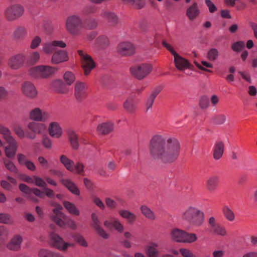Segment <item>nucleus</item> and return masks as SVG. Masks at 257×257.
<instances>
[{"label":"nucleus","instance_id":"obj_61","mask_svg":"<svg viewBox=\"0 0 257 257\" xmlns=\"http://www.w3.org/2000/svg\"><path fill=\"white\" fill-rule=\"evenodd\" d=\"M73 167L74 171H76V173L78 174L81 175L84 172V165L80 162L74 164Z\"/></svg>","mask_w":257,"mask_h":257},{"label":"nucleus","instance_id":"obj_56","mask_svg":"<svg viewBox=\"0 0 257 257\" xmlns=\"http://www.w3.org/2000/svg\"><path fill=\"white\" fill-rule=\"evenodd\" d=\"M92 201L93 202L97 205L98 207H99L101 209H104L105 208V205L102 200L97 196H93L92 197Z\"/></svg>","mask_w":257,"mask_h":257},{"label":"nucleus","instance_id":"obj_49","mask_svg":"<svg viewBox=\"0 0 257 257\" xmlns=\"http://www.w3.org/2000/svg\"><path fill=\"white\" fill-rule=\"evenodd\" d=\"M0 223L10 224L13 223V220L10 214L8 213H0Z\"/></svg>","mask_w":257,"mask_h":257},{"label":"nucleus","instance_id":"obj_34","mask_svg":"<svg viewBox=\"0 0 257 257\" xmlns=\"http://www.w3.org/2000/svg\"><path fill=\"white\" fill-rule=\"evenodd\" d=\"M101 16L107 19L108 21L111 24L112 26H115L118 23V17L113 13L106 11H103Z\"/></svg>","mask_w":257,"mask_h":257},{"label":"nucleus","instance_id":"obj_22","mask_svg":"<svg viewBox=\"0 0 257 257\" xmlns=\"http://www.w3.org/2000/svg\"><path fill=\"white\" fill-rule=\"evenodd\" d=\"M104 226L108 229H111L113 227L119 233L122 232L124 229L123 225L117 218L112 217L104 221Z\"/></svg>","mask_w":257,"mask_h":257},{"label":"nucleus","instance_id":"obj_7","mask_svg":"<svg viewBox=\"0 0 257 257\" xmlns=\"http://www.w3.org/2000/svg\"><path fill=\"white\" fill-rule=\"evenodd\" d=\"M46 125L39 121H31L27 124L26 138L34 140L37 135L42 134L46 130Z\"/></svg>","mask_w":257,"mask_h":257},{"label":"nucleus","instance_id":"obj_41","mask_svg":"<svg viewBox=\"0 0 257 257\" xmlns=\"http://www.w3.org/2000/svg\"><path fill=\"white\" fill-rule=\"evenodd\" d=\"M222 212L224 216L228 221L231 222L234 220L235 214L228 206H224L222 207Z\"/></svg>","mask_w":257,"mask_h":257},{"label":"nucleus","instance_id":"obj_13","mask_svg":"<svg viewBox=\"0 0 257 257\" xmlns=\"http://www.w3.org/2000/svg\"><path fill=\"white\" fill-rule=\"evenodd\" d=\"M51 244L54 247L62 251H65L69 247L74 246L73 243L66 242L58 234L52 232L50 234Z\"/></svg>","mask_w":257,"mask_h":257},{"label":"nucleus","instance_id":"obj_2","mask_svg":"<svg viewBox=\"0 0 257 257\" xmlns=\"http://www.w3.org/2000/svg\"><path fill=\"white\" fill-rule=\"evenodd\" d=\"M0 134L3 135V138L9 144L5 147V153L9 159L14 158L18 150V142L12 136L10 130L0 124ZM4 146V143L0 139V147Z\"/></svg>","mask_w":257,"mask_h":257},{"label":"nucleus","instance_id":"obj_24","mask_svg":"<svg viewBox=\"0 0 257 257\" xmlns=\"http://www.w3.org/2000/svg\"><path fill=\"white\" fill-rule=\"evenodd\" d=\"M60 183L63 185L69 191L75 195H80V190L76 185L70 179L61 178Z\"/></svg>","mask_w":257,"mask_h":257},{"label":"nucleus","instance_id":"obj_12","mask_svg":"<svg viewBox=\"0 0 257 257\" xmlns=\"http://www.w3.org/2000/svg\"><path fill=\"white\" fill-rule=\"evenodd\" d=\"M24 12V9L22 6L14 5L9 6L6 9L4 16L8 21H13L21 17Z\"/></svg>","mask_w":257,"mask_h":257},{"label":"nucleus","instance_id":"obj_35","mask_svg":"<svg viewBox=\"0 0 257 257\" xmlns=\"http://www.w3.org/2000/svg\"><path fill=\"white\" fill-rule=\"evenodd\" d=\"M60 161L67 170L71 172H74V168L73 167L74 162L72 160L69 159L65 155H63L60 156Z\"/></svg>","mask_w":257,"mask_h":257},{"label":"nucleus","instance_id":"obj_6","mask_svg":"<svg viewBox=\"0 0 257 257\" xmlns=\"http://www.w3.org/2000/svg\"><path fill=\"white\" fill-rule=\"evenodd\" d=\"M162 45L173 55L174 62L177 69L183 71L186 69L191 68V65L189 61L177 53L171 45L165 41H163Z\"/></svg>","mask_w":257,"mask_h":257},{"label":"nucleus","instance_id":"obj_54","mask_svg":"<svg viewBox=\"0 0 257 257\" xmlns=\"http://www.w3.org/2000/svg\"><path fill=\"white\" fill-rule=\"evenodd\" d=\"M42 40L39 36H35L32 40L30 47L32 49H35L38 47Z\"/></svg>","mask_w":257,"mask_h":257},{"label":"nucleus","instance_id":"obj_43","mask_svg":"<svg viewBox=\"0 0 257 257\" xmlns=\"http://www.w3.org/2000/svg\"><path fill=\"white\" fill-rule=\"evenodd\" d=\"M124 108L129 112H133L135 108V105L134 99L129 97L123 103Z\"/></svg>","mask_w":257,"mask_h":257},{"label":"nucleus","instance_id":"obj_30","mask_svg":"<svg viewBox=\"0 0 257 257\" xmlns=\"http://www.w3.org/2000/svg\"><path fill=\"white\" fill-rule=\"evenodd\" d=\"M224 149V145L222 141L215 143L213 147V158L215 160H219L222 157Z\"/></svg>","mask_w":257,"mask_h":257},{"label":"nucleus","instance_id":"obj_36","mask_svg":"<svg viewBox=\"0 0 257 257\" xmlns=\"http://www.w3.org/2000/svg\"><path fill=\"white\" fill-rule=\"evenodd\" d=\"M2 161L5 167L8 171L14 174L17 175L19 174L18 169L12 161L8 158H4L2 159Z\"/></svg>","mask_w":257,"mask_h":257},{"label":"nucleus","instance_id":"obj_45","mask_svg":"<svg viewBox=\"0 0 257 257\" xmlns=\"http://www.w3.org/2000/svg\"><path fill=\"white\" fill-rule=\"evenodd\" d=\"M211 231L214 234L217 235L225 236L226 234L225 228L219 224L211 229Z\"/></svg>","mask_w":257,"mask_h":257},{"label":"nucleus","instance_id":"obj_18","mask_svg":"<svg viewBox=\"0 0 257 257\" xmlns=\"http://www.w3.org/2000/svg\"><path fill=\"white\" fill-rule=\"evenodd\" d=\"M21 91L25 96L29 98H36L38 95V91L35 85L29 81L23 83L21 86Z\"/></svg>","mask_w":257,"mask_h":257},{"label":"nucleus","instance_id":"obj_40","mask_svg":"<svg viewBox=\"0 0 257 257\" xmlns=\"http://www.w3.org/2000/svg\"><path fill=\"white\" fill-rule=\"evenodd\" d=\"M14 37L16 40L24 39L27 35V30L24 27L20 26L17 28L14 32Z\"/></svg>","mask_w":257,"mask_h":257},{"label":"nucleus","instance_id":"obj_16","mask_svg":"<svg viewBox=\"0 0 257 257\" xmlns=\"http://www.w3.org/2000/svg\"><path fill=\"white\" fill-rule=\"evenodd\" d=\"M91 217L92 219L91 225L92 228L98 235L103 239H107L109 237V234L102 227L101 221L99 219L97 214L93 212L91 214Z\"/></svg>","mask_w":257,"mask_h":257},{"label":"nucleus","instance_id":"obj_11","mask_svg":"<svg viewBox=\"0 0 257 257\" xmlns=\"http://www.w3.org/2000/svg\"><path fill=\"white\" fill-rule=\"evenodd\" d=\"M50 204L54 207L53 209V212L50 215L51 219L60 227H64L66 225V223L64 221L65 219L66 216L61 211L63 209L62 206L54 201H51Z\"/></svg>","mask_w":257,"mask_h":257},{"label":"nucleus","instance_id":"obj_4","mask_svg":"<svg viewBox=\"0 0 257 257\" xmlns=\"http://www.w3.org/2000/svg\"><path fill=\"white\" fill-rule=\"evenodd\" d=\"M65 26L66 30L71 35L77 36L79 35L84 28L82 18L76 15H73L67 17L65 21Z\"/></svg>","mask_w":257,"mask_h":257},{"label":"nucleus","instance_id":"obj_53","mask_svg":"<svg viewBox=\"0 0 257 257\" xmlns=\"http://www.w3.org/2000/svg\"><path fill=\"white\" fill-rule=\"evenodd\" d=\"M244 43L242 41H238L234 43L231 46V49L235 52H239L244 47Z\"/></svg>","mask_w":257,"mask_h":257},{"label":"nucleus","instance_id":"obj_63","mask_svg":"<svg viewBox=\"0 0 257 257\" xmlns=\"http://www.w3.org/2000/svg\"><path fill=\"white\" fill-rule=\"evenodd\" d=\"M205 3L208 8L209 11L211 13L217 11V8L210 0H205Z\"/></svg>","mask_w":257,"mask_h":257},{"label":"nucleus","instance_id":"obj_25","mask_svg":"<svg viewBox=\"0 0 257 257\" xmlns=\"http://www.w3.org/2000/svg\"><path fill=\"white\" fill-rule=\"evenodd\" d=\"M199 14L200 10L196 3H193L186 10V15L191 21L195 20Z\"/></svg>","mask_w":257,"mask_h":257},{"label":"nucleus","instance_id":"obj_37","mask_svg":"<svg viewBox=\"0 0 257 257\" xmlns=\"http://www.w3.org/2000/svg\"><path fill=\"white\" fill-rule=\"evenodd\" d=\"M118 213L122 218L126 219L130 224L133 223L136 219V215L128 210H120Z\"/></svg>","mask_w":257,"mask_h":257},{"label":"nucleus","instance_id":"obj_58","mask_svg":"<svg viewBox=\"0 0 257 257\" xmlns=\"http://www.w3.org/2000/svg\"><path fill=\"white\" fill-rule=\"evenodd\" d=\"M17 160L19 164L20 165H24L25 163L28 161L29 160L27 159V157L22 154V153H19L17 155Z\"/></svg>","mask_w":257,"mask_h":257},{"label":"nucleus","instance_id":"obj_31","mask_svg":"<svg viewBox=\"0 0 257 257\" xmlns=\"http://www.w3.org/2000/svg\"><path fill=\"white\" fill-rule=\"evenodd\" d=\"M40 59V54L37 51H30L26 56L25 61L30 65L37 63Z\"/></svg>","mask_w":257,"mask_h":257},{"label":"nucleus","instance_id":"obj_52","mask_svg":"<svg viewBox=\"0 0 257 257\" xmlns=\"http://www.w3.org/2000/svg\"><path fill=\"white\" fill-rule=\"evenodd\" d=\"M209 99L206 96H202L199 100V106L201 109H206L209 106Z\"/></svg>","mask_w":257,"mask_h":257},{"label":"nucleus","instance_id":"obj_38","mask_svg":"<svg viewBox=\"0 0 257 257\" xmlns=\"http://www.w3.org/2000/svg\"><path fill=\"white\" fill-rule=\"evenodd\" d=\"M38 257H64L58 252H54L50 250L42 248L38 252Z\"/></svg>","mask_w":257,"mask_h":257},{"label":"nucleus","instance_id":"obj_14","mask_svg":"<svg viewBox=\"0 0 257 257\" xmlns=\"http://www.w3.org/2000/svg\"><path fill=\"white\" fill-rule=\"evenodd\" d=\"M29 117L31 120L45 122L50 119V114L47 111L36 107L30 111Z\"/></svg>","mask_w":257,"mask_h":257},{"label":"nucleus","instance_id":"obj_57","mask_svg":"<svg viewBox=\"0 0 257 257\" xmlns=\"http://www.w3.org/2000/svg\"><path fill=\"white\" fill-rule=\"evenodd\" d=\"M97 22L94 19H91L87 21L86 23V28L89 30H93L97 27Z\"/></svg>","mask_w":257,"mask_h":257},{"label":"nucleus","instance_id":"obj_5","mask_svg":"<svg viewBox=\"0 0 257 257\" xmlns=\"http://www.w3.org/2000/svg\"><path fill=\"white\" fill-rule=\"evenodd\" d=\"M57 68L49 65H39L30 69L29 74L35 79H46L53 75Z\"/></svg>","mask_w":257,"mask_h":257},{"label":"nucleus","instance_id":"obj_47","mask_svg":"<svg viewBox=\"0 0 257 257\" xmlns=\"http://www.w3.org/2000/svg\"><path fill=\"white\" fill-rule=\"evenodd\" d=\"M109 41L107 37L104 36L99 37L97 39V44L98 47L101 49H103L108 46Z\"/></svg>","mask_w":257,"mask_h":257},{"label":"nucleus","instance_id":"obj_44","mask_svg":"<svg viewBox=\"0 0 257 257\" xmlns=\"http://www.w3.org/2000/svg\"><path fill=\"white\" fill-rule=\"evenodd\" d=\"M226 120V115L224 114H218L214 115L211 119L212 122L217 125L223 124Z\"/></svg>","mask_w":257,"mask_h":257},{"label":"nucleus","instance_id":"obj_19","mask_svg":"<svg viewBox=\"0 0 257 257\" xmlns=\"http://www.w3.org/2000/svg\"><path fill=\"white\" fill-rule=\"evenodd\" d=\"M136 48L131 43L123 42L118 44L117 47V53L122 56H130L135 53Z\"/></svg>","mask_w":257,"mask_h":257},{"label":"nucleus","instance_id":"obj_26","mask_svg":"<svg viewBox=\"0 0 257 257\" xmlns=\"http://www.w3.org/2000/svg\"><path fill=\"white\" fill-rule=\"evenodd\" d=\"M51 87L57 93L60 94H67L69 92V88L61 80H55L51 83Z\"/></svg>","mask_w":257,"mask_h":257},{"label":"nucleus","instance_id":"obj_8","mask_svg":"<svg viewBox=\"0 0 257 257\" xmlns=\"http://www.w3.org/2000/svg\"><path fill=\"white\" fill-rule=\"evenodd\" d=\"M171 235L172 238L177 242L191 243L194 242L197 239L195 234L188 233L178 228L173 229Z\"/></svg>","mask_w":257,"mask_h":257},{"label":"nucleus","instance_id":"obj_33","mask_svg":"<svg viewBox=\"0 0 257 257\" xmlns=\"http://www.w3.org/2000/svg\"><path fill=\"white\" fill-rule=\"evenodd\" d=\"M67 133L72 147L74 149H77L79 147V143L76 132L73 129L69 128Z\"/></svg>","mask_w":257,"mask_h":257},{"label":"nucleus","instance_id":"obj_3","mask_svg":"<svg viewBox=\"0 0 257 257\" xmlns=\"http://www.w3.org/2000/svg\"><path fill=\"white\" fill-rule=\"evenodd\" d=\"M182 219L191 225L201 226L204 220V214L198 208L189 206L186 207L181 214Z\"/></svg>","mask_w":257,"mask_h":257},{"label":"nucleus","instance_id":"obj_9","mask_svg":"<svg viewBox=\"0 0 257 257\" xmlns=\"http://www.w3.org/2000/svg\"><path fill=\"white\" fill-rule=\"evenodd\" d=\"M153 66L148 63H143L132 67L130 68L131 74L138 80H142L152 71Z\"/></svg>","mask_w":257,"mask_h":257},{"label":"nucleus","instance_id":"obj_55","mask_svg":"<svg viewBox=\"0 0 257 257\" xmlns=\"http://www.w3.org/2000/svg\"><path fill=\"white\" fill-rule=\"evenodd\" d=\"M34 183L38 187H42L44 189L46 187L47 184L41 178L37 176H34Z\"/></svg>","mask_w":257,"mask_h":257},{"label":"nucleus","instance_id":"obj_23","mask_svg":"<svg viewBox=\"0 0 257 257\" xmlns=\"http://www.w3.org/2000/svg\"><path fill=\"white\" fill-rule=\"evenodd\" d=\"M219 182V177L216 175H212L209 176L205 183V187L207 191L210 192L215 191L218 188Z\"/></svg>","mask_w":257,"mask_h":257},{"label":"nucleus","instance_id":"obj_28","mask_svg":"<svg viewBox=\"0 0 257 257\" xmlns=\"http://www.w3.org/2000/svg\"><path fill=\"white\" fill-rule=\"evenodd\" d=\"M114 124L111 121L101 123L98 125L97 131L101 135H107L113 130Z\"/></svg>","mask_w":257,"mask_h":257},{"label":"nucleus","instance_id":"obj_15","mask_svg":"<svg viewBox=\"0 0 257 257\" xmlns=\"http://www.w3.org/2000/svg\"><path fill=\"white\" fill-rule=\"evenodd\" d=\"M26 56L19 53L11 56L8 61V65L12 69L17 70L22 67L25 61Z\"/></svg>","mask_w":257,"mask_h":257},{"label":"nucleus","instance_id":"obj_62","mask_svg":"<svg viewBox=\"0 0 257 257\" xmlns=\"http://www.w3.org/2000/svg\"><path fill=\"white\" fill-rule=\"evenodd\" d=\"M180 252L184 257H196L191 251L186 248H180Z\"/></svg>","mask_w":257,"mask_h":257},{"label":"nucleus","instance_id":"obj_20","mask_svg":"<svg viewBox=\"0 0 257 257\" xmlns=\"http://www.w3.org/2000/svg\"><path fill=\"white\" fill-rule=\"evenodd\" d=\"M87 85L84 82L77 81L75 85L74 96L77 100L81 101L87 96Z\"/></svg>","mask_w":257,"mask_h":257},{"label":"nucleus","instance_id":"obj_59","mask_svg":"<svg viewBox=\"0 0 257 257\" xmlns=\"http://www.w3.org/2000/svg\"><path fill=\"white\" fill-rule=\"evenodd\" d=\"M106 206L110 209H114L116 208L117 203L116 202L109 197H106L105 199Z\"/></svg>","mask_w":257,"mask_h":257},{"label":"nucleus","instance_id":"obj_51","mask_svg":"<svg viewBox=\"0 0 257 257\" xmlns=\"http://www.w3.org/2000/svg\"><path fill=\"white\" fill-rule=\"evenodd\" d=\"M14 132L20 139H24L25 137H26V131H25L23 128L19 125L16 126L14 127Z\"/></svg>","mask_w":257,"mask_h":257},{"label":"nucleus","instance_id":"obj_21","mask_svg":"<svg viewBox=\"0 0 257 257\" xmlns=\"http://www.w3.org/2000/svg\"><path fill=\"white\" fill-rule=\"evenodd\" d=\"M68 60L69 57L66 51L63 50H58L53 53L51 58V62L54 64H58L66 62Z\"/></svg>","mask_w":257,"mask_h":257},{"label":"nucleus","instance_id":"obj_64","mask_svg":"<svg viewBox=\"0 0 257 257\" xmlns=\"http://www.w3.org/2000/svg\"><path fill=\"white\" fill-rule=\"evenodd\" d=\"M1 186L3 188L8 191H12L13 189L12 185L8 181L4 180L1 181Z\"/></svg>","mask_w":257,"mask_h":257},{"label":"nucleus","instance_id":"obj_46","mask_svg":"<svg viewBox=\"0 0 257 257\" xmlns=\"http://www.w3.org/2000/svg\"><path fill=\"white\" fill-rule=\"evenodd\" d=\"M72 237L74 240L78 243L80 245L83 247H87L88 243L84 238L79 233H73L72 234Z\"/></svg>","mask_w":257,"mask_h":257},{"label":"nucleus","instance_id":"obj_48","mask_svg":"<svg viewBox=\"0 0 257 257\" xmlns=\"http://www.w3.org/2000/svg\"><path fill=\"white\" fill-rule=\"evenodd\" d=\"M63 78L67 84L70 85L74 82L75 76L72 72L67 71L64 73Z\"/></svg>","mask_w":257,"mask_h":257},{"label":"nucleus","instance_id":"obj_42","mask_svg":"<svg viewBox=\"0 0 257 257\" xmlns=\"http://www.w3.org/2000/svg\"><path fill=\"white\" fill-rule=\"evenodd\" d=\"M141 210L142 214L148 219L151 220H154L156 219V216L153 211H152L147 206H142L141 207Z\"/></svg>","mask_w":257,"mask_h":257},{"label":"nucleus","instance_id":"obj_39","mask_svg":"<svg viewBox=\"0 0 257 257\" xmlns=\"http://www.w3.org/2000/svg\"><path fill=\"white\" fill-rule=\"evenodd\" d=\"M63 205L65 209L71 214L78 216L80 214V211L76 205L67 201L63 202Z\"/></svg>","mask_w":257,"mask_h":257},{"label":"nucleus","instance_id":"obj_1","mask_svg":"<svg viewBox=\"0 0 257 257\" xmlns=\"http://www.w3.org/2000/svg\"><path fill=\"white\" fill-rule=\"evenodd\" d=\"M149 151L154 159L170 163L175 161L179 155L180 144L176 138L166 140L163 136L156 135L150 141Z\"/></svg>","mask_w":257,"mask_h":257},{"label":"nucleus","instance_id":"obj_29","mask_svg":"<svg viewBox=\"0 0 257 257\" xmlns=\"http://www.w3.org/2000/svg\"><path fill=\"white\" fill-rule=\"evenodd\" d=\"M158 243L151 242L146 246L145 251L148 257H158L159 251L158 249Z\"/></svg>","mask_w":257,"mask_h":257},{"label":"nucleus","instance_id":"obj_27","mask_svg":"<svg viewBox=\"0 0 257 257\" xmlns=\"http://www.w3.org/2000/svg\"><path fill=\"white\" fill-rule=\"evenodd\" d=\"M48 131L50 135L55 138H60L62 134V128L57 122H51L48 127Z\"/></svg>","mask_w":257,"mask_h":257},{"label":"nucleus","instance_id":"obj_32","mask_svg":"<svg viewBox=\"0 0 257 257\" xmlns=\"http://www.w3.org/2000/svg\"><path fill=\"white\" fill-rule=\"evenodd\" d=\"M22 237L19 235H15L8 244V248L12 250H17L20 248Z\"/></svg>","mask_w":257,"mask_h":257},{"label":"nucleus","instance_id":"obj_60","mask_svg":"<svg viewBox=\"0 0 257 257\" xmlns=\"http://www.w3.org/2000/svg\"><path fill=\"white\" fill-rule=\"evenodd\" d=\"M96 8L93 6H88L84 8L83 13L84 15H88L95 13Z\"/></svg>","mask_w":257,"mask_h":257},{"label":"nucleus","instance_id":"obj_50","mask_svg":"<svg viewBox=\"0 0 257 257\" xmlns=\"http://www.w3.org/2000/svg\"><path fill=\"white\" fill-rule=\"evenodd\" d=\"M218 51L216 49L212 48L208 51L207 57L209 61H214L218 58Z\"/></svg>","mask_w":257,"mask_h":257},{"label":"nucleus","instance_id":"obj_17","mask_svg":"<svg viewBox=\"0 0 257 257\" xmlns=\"http://www.w3.org/2000/svg\"><path fill=\"white\" fill-rule=\"evenodd\" d=\"M66 44L61 40L53 41L44 43L43 45L42 50L46 54H50L57 51V48H64L66 47Z\"/></svg>","mask_w":257,"mask_h":257},{"label":"nucleus","instance_id":"obj_10","mask_svg":"<svg viewBox=\"0 0 257 257\" xmlns=\"http://www.w3.org/2000/svg\"><path fill=\"white\" fill-rule=\"evenodd\" d=\"M85 75H88L96 65L91 57L81 50L77 51Z\"/></svg>","mask_w":257,"mask_h":257}]
</instances>
